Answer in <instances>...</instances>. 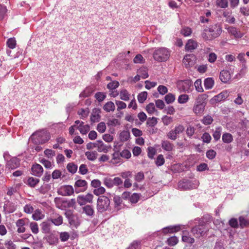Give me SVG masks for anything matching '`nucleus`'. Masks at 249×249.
<instances>
[{"label": "nucleus", "instance_id": "obj_1", "mask_svg": "<svg viewBox=\"0 0 249 249\" xmlns=\"http://www.w3.org/2000/svg\"><path fill=\"white\" fill-rule=\"evenodd\" d=\"M196 223H198L191 229V232L196 238H200L205 235L208 231V228L204 225L203 219H196Z\"/></svg>", "mask_w": 249, "mask_h": 249}, {"label": "nucleus", "instance_id": "obj_2", "mask_svg": "<svg viewBox=\"0 0 249 249\" xmlns=\"http://www.w3.org/2000/svg\"><path fill=\"white\" fill-rule=\"evenodd\" d=\"M50 135L48 132L45 130L37 131L33 134L31 140L36 144H43L49 141Z\"/></svg>", "mask_w": 249, "mask_h": 249}, {"label": "nucleus", "instance_id": "obj_3", "mask_svg": "<svg viewBox=\"0 0 249 249\" xmlns=\"http://www.w3.org/2000/svg\"><path fill=\"white\" fill-rule=\"evenodd\" d=\"M206 95L200 94L196 98L193 107V111L196 115H201L203 114L206 105Z\"/></svg>", "mask_w": 249, "mask_h": 249}, {"label": "nucleus", "instance_id": "obj_4", "mask_svg": "<svg viewBox=\"0 0 249 249\" xmlns=\"http://www.w3.org/2000/svg\"><path fill=\"white\" fill-rule=\"evenodd\" d=\"M170 56L169 50L164 47L157 48L153 54L154 60L158 62L166 61L169 58Z\"/></svg>", "mask_w": 249, "mask_h": 249}, {"label": "nucleus", "instance_id": "obj_5", "mask_svg": "<svg viewBox=\"0 0 249 249\" xmlns=\"http://www.w3.org/2000/svg\"><path fill=\"white\" fill-rule=\"evenodd\" d=\"M110 201L109 198L105 196H100L97 201L96 209L98 213H102L110 207Z\"/></svg>", "mask_w": 249, "mask_h": 249}, {"label": "nucleus", "instance_id": "obj_6", "mask_svg": "<svg viewBox=\"0 0 249 249\" xmlns=\"http://www.w3.org/2000/svg\"><path fill=\"white\" fill-rule=\"evenodd\" d=\"M177 86L181 92L190 93L193 90V82L189 79L178 81Z\"/></svg>", "mask_w": 249, "mask_h": 249}, {"label": "nucleus", "instance_id": "obj_7", "mask_svg": "<svg viewBox=\"0 0 249 249\" xmlns=\"http://www.w3.org/2000/svg\"><path fill=\"white\" fill-rule=\"evenodd\" d=\"M197 186V181H193L188 179H183L178 183V188L181 190H187L196 188Z\"/></svg>", "mask_w": 249, "mask_h": 249}, {"label": "nucleus", "instance_id": "obj_8", "mask_svg": "<svg viewBox=\"0 0 249 249\" xmlns=\"http://www.w3.org/2000/svg\"><path fill=\"white\" fill-rule=\"evenodd\" d=\"M185 128L182 124L177 125L173 129L170 130L167 134V137L168 139L175 141L184 131Z\"/></svg>", "mask_w": 249, "mask_h": 249}, {"label": "nucleus", "instance_id": "obj_9", "mask_svg": "<svg viewBox=\"0 0 249 249\" xmlns=\"http://www.w3.org/2000/svg\"><path fill=\"white\" fill-rule=\"evenodd\" d=\"M93 196L90 193H88L86 195H79L77 197V202L80 206H83L87 203L92 202Z\"/></svg>", "mask_w": 249, "mask_h": 249}, {"label": "nucleus", "instance_id": "obj_10", "mask_svg": "<svg viewBox=\"0 0 249 249\" xmlns=\"http://www.w3.org/2000/svg\"><path fill=\"white\" fill-rule=\"evenodd\" d=\"M74 187L76 193L84 192L88 188V183L85 180L78 179L75 182Z\"/></svg>", "mask_w": 249, "mask_h": 249}, {"label": "nucleus", "instance_id": "obj_11", "mask_svg": "<svg viewBox=\"0 0 249 249\" xmlns=\"http://www.w3.org/2000/svg\"><path fill=\"white\" fill-rule=\"evenodd\" d=\"M74 192L73 187L69 185L62 186L57 191L58 194L62 196H70L73 194Z\"/></svg>", "mask_w": 249, "mask_h": 249}, {"label": "nucleus", "instance_id": "obj_12", "mask_svg": "<svg viewBox=\"0 0 249 249\" xmlns=\"http://www.w3.org/2000/svg\"><path fill=\"white\" fill-rule=\"evenodd\" d=\"M209 33L212 35L213 38L218 36L221 33V28L218 24H215L213 25L210 26L209 28H207Z\"/></svg>", "mask_w": 249, "mask_h": 249}, {"label": "nucleus", "instance_id": "obj_13", "mask_svg": "<svg viewBox=\"0 0 249 249\" xmlns=\"http://www.w3.org/2000/svg\"><path fill=\"white\" fill-rule=\"evenodd\" d=\"M28 222L29 220L27 218H21L18 220L16 222V226L18 228L17 232L19 233L24 232L26 231L24 226Z\"/></svg>", "mask_w": 249, "mask_h": 249}, {"label": "nucleus", "instance_id": "obj_14", "mask_svg": "<svg viewBox=\"0 0 249 249\" xmlns=\"http://www.w3.org/2000/svg\"><path fill=\"white\" fill-rule=\"evenodd\" d=\"M52 225V222L49 218L42 222L40 224L42 233L45 234L49 233L51 231Z\"/></svg>", "mask_w": 249, "mask_h": 249}, {"label": "nucleus", "instance_id": "obj_15", "mask_svg": "<svg viewBox=\"0 0 249 249\" xmlns=\"http://www.w3.org/2000/svg\"><path fill=\"white\" fill-rule=\"evenodd\" d=\"M32 174L37 177L42 176L43 172V168L39 164L36 163L33 165L31 168Z\"/></svg>", "mask_w": 249, "mask_h": 249}, {"label": "nucleus", "instance_id": "obj_16", "mask_svg": "<svg viewBox=\"0 0 249 249\" xmlns=\"http://www.w3.org/2000/svg\"><path fill=\"white\" fill-rule=\"evenodd\" d=\"M19 165L20 160L16 157L11 158L9 161H8L6 164L7 167L11 169H16L19 167Z\"/></svg>", "mask_w": 249, "mask_h": 249}, {"label": "nucleus", "instance_id": "obj_17", "mask_svg": "<svg viewBox=\"0 0 249 249\" xmlns=\"http://www.w3.org/2000/svg\"><path fill=\"white\" fill-rule=\"evenodd\" d=\"M181 229V225H177L175 226H170L162 229V232L164 234L168 233H174L180 231Z\"/></svg>", "mask_w": 249, "mask_h": 249}, {"label": "nucleus", "instance_id": "obj_18", "mask_svg": "<svg viewBox=\"0 0 249 249\" xmlns=\"http://www.w3.org/2000/svg\"><path fill=\"white\" fill-rule=\"evenodd\" d=\"M120 153L118 151H115L112 155V159L109 161V162L111 164L116 165L117 164H121L123 163V160L122 159Z\"/></svg>", "mask_w": 249, "mask_h": 249}, {"label": "nucleus", "instance_id": "obj_19", "mask_svg": "<svg viewBox=\"0 0 249 249\" xmlns=\"http://www.w3.org/2000/svg\"><path fill=\"white\" fill-rule=\"evenodd\" d=\"M219 78L223 83H227L231 78V72L227 70H223L220 73Z\"/></svg>", "mask_w": 249, "mask_h": 249}, {"label": "nucleus", "instance_id": "obj_20", "mask_svg": "<svg viewBox=\"0 0 249 249\" xmlns=\"http://www.w3.org/2000/svg\"><path fill=\"white\" fill-rule=\"evenodd\" d=\"M52 224L59 226L63 223V217L59 214H55L52 217L49 218Z\"/></svg>", "mask_w": 249, "mask_h": 249}, {"label": "nucleus", "instance_id": "obj_21", "mask_svg": "<svg viewBox=\"0 0 249 249\" xmlns=\"http://www.w3.org/2000/svg\"><path fill=\"white\" fill-rule=\"evenodd\" d=\"M82 209L83 213H85L87 216L93 217L94 215V210L92 206L87 205L83 207Z\"/></svg>", "mask_w": 249, "mask_h": 249}, {"label": "nucleus", "instance_id": "obj_22", "mask_svg": "<svg viewBox=\"0 0 249 249\" xmlns=\"http://www.w3.org/2000/svg\"><path fill=\"white\" fill-rule=\"evenodd\" d=\"M228 30L231 35L233 36L234 37L236 38H241L244 35L243 33L234 27H230L228 28Z\"/></svg>", "mask_w": 249, "mask_h": 249}, {"label": "nucleus", "instance_id": "obj_23", "mask_svg": "<svg viewBox=\"0 0 249 249\" xmlns=\"http://www.w3.org/2000/svg\"><path fill=\"white\" fill-rule=\"evenodd\" d=\"M4 209L8 213H12L16 210V207L13 203L8 201L4 205Z\"/></svg>", "mask_w": 249, "mask_h": 249}, {"label": "nucleus", "instance_id": "obj_24", "mask_svg": "<svg viewBox=\"0 0 249 249\" xmlns=\"http://www.w3.org/2000/svg\"><path fill=\"white\" fill-rule=\"evenodd\" d=\"M229 94L227 91H223L219 94L213 97V100L216 102H219L225 100L228 97Z\"/></svg>", "mask_w": 249, "mask_h": 249}, {"label": "nucleus", "instance_id": "obj_25", "mask_svg": "<svg viewBox=\"0 0 249 249\" xmlns=\"http://www.w3.org/2000/svg\"><path fill=\"white\" fill-rule=\"evenodd\" d=\"M197 43L196 41L190 39L188 41L185 45V49L186 51L192 52L193 50L196 48Z\"/></svg>", "mask_w": 249, "mask_h": 249}, {"label": "nucleus", "instance_id": "obj_26", "mask_svg": "<svg viewBox=\"0 0 249 249\" xmlns=\"http://www.w3.org/2000/svg\"><path fill=\"white\" fill-rule=\"evenodd\" d=\"M162 148L168 152L172 151L174 148V145L168 141H163L161 143Z\"/></svg>", "mask_w": 249, "mask_h": 249}, {"label": "nucleus", "instance_id": "obj_27", "mask_svg": "<svg viewBox=\"0 0 249 249\" xmlns=\"http://www.w3.org/2000/svg\"><path fill=\"white\" fill-rule=\"evenodd\" d=\"M120 98L124 101H127L129 100L130 94L125 89H123L120 91Z\"/></svg>", "mask_w": 249, "mask_h": 249}, {"label": "nucleus", "instance_id": "obj_28", "mask_svg": "<svg viewBox=\"0 0 249 249\" xmlns=\"http://www.w3.org/2000/svg\"><path fill=\"white\" fill-rule=\"evenodd\" d=\"M45 217V215L42 213V212L37 209L35 210L34 213L32 214V218L34 220L38 221L43 219Z\"/></svg>", "mask_w": 249, "mask_h": 249}, {"label": "nucleus", "instance_id": "obj_29", "mask_svg": "<svg viewBox=\"0 0 249 249\" xmlns=\"http://www.w3.org/2000/svg\"><path fill=\"white\" fill-rule=\"evenodd\" d=\"M222 139L223 142L226 143H230L233 140L232 135L231 133L227 132H225L223 134Z\"/></svg>", "mask_w": 249, "mask_h": 249}, {"label": "nucleus", "instance_id": "obj_30", "mask_svg": "<svg viewBox=\"0 0 249 249\" xmlns=\"http://www.w3.org/2000/svg\"><path fill=\"white\" fill-rule=\"evenodd\" d=\"M85 156L88 160L94 161L97 158L98 153L95 151H87L85 152Z\"/></svg>", "mask_w": 249, "mask_h": 249}, {"label": "nucleus", "instance_id": "obj_31", "mask_svg": "<svg viewBox=\"0 0 249 249\" xmlns=\"http://www.w3.org/2000/svg\"><path fill=\"white\" fill-rule=\"evenodd\" d=\"M98 143L97 144V150L99 152L107 153L108 147L102 141H98Z\"/></svg>", "mask_w": 249, "mask_h": 249}, {"label": "nucleus", "instance_id": "obj_32", "mask_svg": "<svg viewBox=\"0 0 249 249\" xmlns=\"http://www.w3.org/2000/svg\"><path fill=\"white\" fill-rule=\"evenodd\" d=\"M115 105L111 101L107 102L103 107V109L107 112L113 111L115 110Z\"/></svg>", "mask_w": 249, "mask_h": 249}, {"label": "nucleus", "instance_id": "obj_33", "mask_svg": "<svg viewBox=\"0 0 249 249\" xmlns=\"http://www.w3.org/2000/svg\"><path fill=\"white\" fill-rule=\"evenodd\" d=\"M214 85V80L212 78H207L204 80V86L206 89H211Z\"/></svg>", "mask_w": 249, "mask_h": 249}, {"label": "nucleus", "instance_id": "obj_34", "mask_svg": "<svg viewBox=\"0 0 249 249\" xmlns=\"http://www.w3.org/2000/svg\"><path fill=\"white\" fill-rule=\"evenodd\" d=\"M76 128L79 130L80 133L82 135L86 134L89 130V126L88 124L77 125Z\"/></svg>", "mask_w": 249, "mask_h": 249}, {"label": "nucleus", "instance_id": "obj_35", "mask_svg": "<svg viewBox=\"0 0 249 249\" xmlns=\"http://www.w3.org/2000/svg\"><path fill=\"white\" fill-rule=\"evenodd\" d=\"M47 240L48 243L51 245H56L59 242L58 237L54 235H51L47 237Z\"/></svg>", "mask_w": 249, "mask_h": 249}, {"label": "nucleus", "instance_id": "obj_36", "mask_svg": "<svg viewBox=\"0 0 249 249\" xmlns=\"http://www.w3.org/2000/svg\"><path fill=\"white\" fill-rule=\"evenodd\" d=\"M239 225L241 228H244L249 226V219L243 216H241L239 218Z\"/></svg>", "mask_w": 249, "mask_h": 249}, {"label": "nucleus", "instance_id": "obj_37", "mask_svg": "<svg viewBox=\"0 0 249 249\" xmlns=\"http://www.w3.org/2000/svg\"><path fill=\"white\" fill-rule=\"evenodd\" d=\"M130 138V133L127 130H124L120 134V139L121 142H126Z\"/></svg>", "mask_w": 249, "mask_h": 249}, {"label": "nucleus", "instance_id": "obj_38", "mask_svg": "<svg viewBox=\"0 0 249 249\" xmlns=\"http://www.w3.org/2000/svg\"><path fill=\"white\" fill-rule=\"evenodd\" d=\"M5 249H16L17 246L11 240H6L4 243Z\"/></svg>", "mask_w": 249, "mask_h": 249}, {"label": "nucleus", "instance_id": "obj_39", "mask_svg": "<svg viewBox=\"0 0 249 249\" xmlns=\"http://www.w3.org/2000/svg\"><path fill=\"white\" fill-rule=\"evenodd\" d=\"M107 97L106 93L104 92H97L94 95L95 98L99 102H103Z\"/></svg>", "mask_w": 249, "mask_h": 249}, {"label": "nucleus", "instance_id": "obj_40", "mask_svg": "<svg viewBox=\"0 0 249 249\" xmlns=\"http://www.w3.org/2000/svg\"><path fill=\"white\" fill-rule=\"evenodd\" d=\"M113 202L114 203V207L117 210L120 209L121 205L122 203V200L120 196H115L113 197Z\"/></svg>", "mask_w": 249, "mask_h": 249}, {"label": "nucleus", "instance_id": "obj_41", "mask_svg": "<svg viewBox=\"0 0 249 249\" xmlns=\"http://www.w3.org/2000/svg\"><path fill=\"white\" fill-rule=\"evenodd\" d=\"M221 131L222 127L221 126H218L215 128V130L213 134V136L216 141H217L220 139Z\"/></svg>", "mask_w": 249, "mask_h": 249}, {"label": "nucleus", "instance_id": "obj_42", "mask_svg": "<svg viewBox=\"0 0 249 249\" xmlns=\"http://www.w3.org/2000/svg\"><path fill=\"white\" fill-rule=\"evenodd\" d=\"M107 124L108 126L114 127L119 125L120 122L118 119L112 118L108 119Z\"/></svg>", "mask_w": 249, "mask_h": 249}, {"label": "nucleus", "instance_id": "obj_43", "mask_svg": "<svg viewBox=\"0 0 249 249\" xmlns=\"http://www.w3.org/2000/svg\"><path fill=\"white\" fill-rule=\"evenodd\" d=\"M187 233L186 231H183V235L182 236V240L184 242H186L190 244H193L195 242L194 238L191 237L189 235H185Z\"/></svg>", "mask_w": 249, "mask_h": 249}, {"label": "nucleus", "instance_id": "obj_44", "mask_svg": "<svg viewBox=\"0 0 249 249\" xmlns=\"http://www.w3.org/2000/svg\"><path fill=\"white\" fill-rule=\"evenodd\" d=\"M196 90L198 92H203L204 91L203 89L202 86L201 80L200 79H197L195 83Z\"/></svg>", "mask_w": 249, "mask_h": 249}, {"label": "nucleus", "instance_id": "obj_45", "mask_svg": "<svg viewBox=\"0 0 249 249\" xmlns=\"http://www.w3.org/2000/svg\"><path fill=\"white\" fill-rule=\"evenodd\" d=\"M104 184L108 188L111 189L113 187L112 178L106 177L103 179Z\"/></svg>", "mask_w": 249, "mask_h": 249}, {"label": "nucleus", "instance_id": "obj_46", "mask_svg": "<svg viewBox=\"0 0 249 249\" xmlns=\"http://www.w3.org/2000/svg\"><path fill=\"white\" fill-rule=\"evenodd\" d=\"M201 36L204 39L206 40H211L213 39L212 35L211 33H209L207 29H205L204 30L203 32L201 34Z\"/></svg>", "mask_w": 249, "mask_h": 249}, {"label": "nucleus", "instance_id": "obj_47", "mask_svg": "<svg viewBox=\"0 0 249 249\" xmlns=\"http://www.w3.org/2000/svg\"><path fill=\"white\" fill-rule=\"evenodd\" d=\"M119 86V82L114 80L110 81L107 85V88L109 90H113L116 89H117Z\"/></svg>", "mask_w": 249, "mask_h": 249}, {"label": "nucleus", "instance_id": "obj_48", "mask_svg": "<svg viewBox=\"0 0 249 249\" xmlns=\"http://www.w3.org/2000/svg\"><path fill=\"white\" fill-rule=\"evenodd\" d=\"M39 179L38 178H34L33 177H30L28 179L27 184L30 187H34L39 182Z\"/></svg>", "mask_w": 249, "mask_h": 249}, {"label": "nucleus", "instance_id": "obj_49", "mask_svg": "<svg viewBox=\"0 0 249 249\" xmlns=\"http://www.w3.org/2000/svg\"><path fill=\"white\" fill-rule=\"evenodd\" d=\"M30 228L34 234H37L39 232L38 226L37 223L32 222L30 223Z\"/></svg>", "mask_w": 249, "mask_h": 249}, {"label": "nucleus", "instance_id": "obj_50", "mask_svg": "<svg viewBox=\"0 0 249 249\" xmlns=\"http://www.w3.org/2000/svg\"><path fill=\"white\" fill-rule=\"evenodd\" d=\"M213 122L212 117L209 115L205 116L201 120V122L205 125L211 124Z\"/></svg>", "mask_w": 249, "mask_h": 249}, {"label": "nucleus", "instance_id": "obj_51", "mask_svg": "<svg viewBox=\"0 0 249 249\" xmlns=\"http://www.w3.org/2000/svg\"><path fill=\"white\" fill-rule=\"evenodd\" d=\"M147 97V92L143 91L140 93L138 95V100L140 103H143L146 99Z\"/></svg>", "mask_w": 249, "mask_h": 249}, {"label": "nucleus", "instance_id": "obj_52", "mask_svg": "<svg viewBox=\"0 0 249 249\" xmlns=\"http://www.w3.org/2000/svg\"><path fill=\"white\" fill-rule=\"evenodd\" d=\"M68 170L72 174H74L77 170V166L73 163H69L67 166Z\"/></svg>", "mask_w": 249, "mask_h": 249}, {"label": "nucleus", "instance_id": "obj_53", "mask_svg": "<svg viewBox=\"0 0 249 249\" xmlns=\"http://www.w3.org/2000/svg\"><path fill=\"white\" fill-rule=\"evenodd\" d=\"M189 99V96L187 94H181L178 96V102L179 104H185L187 103Z\"/></svg>", "mask_w": 249, "mask_h": 249}, {"label": "nucleus", "instance_id": "obj_54", "mask_svg": "<svg viewBox=\"0 0 249 249\" xmlns=\"http://www.w3.org/2000/svg\"><path fill=\"white\" fill-rule=\"evenodd\" d=\"M126 249H141V242L138 241H134Z\"/></svg>", "mask_w": 249, "mask_h": 249}, {"label": "nucleus", "instance_id": "obj_55", "mask_svg": "<svg viewBox=\"0 0 249 249\" xmlns=\"http://www.w3.org/2000/svg\"><path fill=\"white\" fill-rule=\"evenodd\" d=\"M7 46L12 49H14L16 46V40L14 37L9 38L6 42Z\"/></svg>", "mask_w": 249, "mask_h": 249}, {"label": "nucleus", "instance_id": "obj_56", "mask_svg": "<svg viewBox=\"0 0 249 249\" xmlns=\"http://www.w3.org/2000/svg\"><path fill=\"white\" fill-rule=\"evenodd\" d=\"M161 119L163 124L165 125H168L173 122V118L167 115L163 116Z\"/></svg>", "mask_w": 249, "mask_h": 249}, {"label": "nucleus", "instance_id": "obj_57", "mask_svg": "<svg viewBox=\"0 0 249 249\" xmlns=\"http://www.w3.org/2000/svg\"><path fill=\"white\" fill-rule=\"evenodd\" d=\"M164 99L166 103L169 104L174 102L175 96L174 94L170 93L165 96Z\"/></svg>", "mask_w": 249, "mask_h": 249}, {"label": "nucleus", "instance_id": "obj_58", "mask_svg": "<svg viewBox=\"0 0 249 249\" xmlns=\"http://www.w3.org/2000/svg\"><path fill=\"white\" fill-rule=\"evenodd\" d=\"M105 191V188L101 185L100 187L93 190V193L95 195L98 196L104 194Z\"/></svg>", "mask_w": 249, "mask_h": 249}, {"label": "nucleus", "instance_id": "obj_59", "mask_svg": "<svg viewBox=\"0 0 249 249\" xmlns=\"http://www.w3.org/2000/svg\"><path fill=\"white\" fill-rule=\"evenodd\" d=\"M140 197V195L138 193H134L130 197L129 200L132 203H136L138 202Z\"/></svg>", "mask_w": 249, "mask_h": 249}, {"label": "nucleus", "instance_id": "obj_60", "mask_svg": "<svg viewBox=\"0 0 249 249\" xmlns=\"http://www.w3.org/2000/svg\"><path fill=\"white\" fill-rule=\"evenodd\" d=\"M146 110L148 113L152 114L155 111L154 104L153 103H150L148 104L146 107Z\"/></svg>", "mask_w": 249, "mask_h": 249}, {"label": "nucleus", "instance_id": "obj_61", "mask_svg": "<svg viewBox=\"0 0 249 249\" xmlns=\"http://www.w3.org/2000/svg\"><path fill=\"white\" fill-rule=\"evenodd\" d=\"M178 238L175 236L169 238L167 240L168 245L172 246L176 245L178 243Z\"/></svg>", "mask_w": 249, "mask_h": 249}, {"label": "nucleus", "instance_id": "obj_62", "mask_svg": "<svg viewBox=\"0 0 249 249\" xmlns=\"http://www.w3.org/2000/svg\"><path fill=\"white\" fill-rule=\"evenodd\" d=\"M164 162L165 160L164 157L161 154H160L158 156L155 161L156 164L158 166L162 165L164 163Z\"/></svg>", "mask_w": 249, "mask_h": 249}, {"label": "nucleus", "instance_id": "obj_63", "mask_svg": "<svg viewBox=\"0 0 249 249\" xmlns=\"http://www.w3.org/2000/svg\"><path fill=\"white\" fill-rule=\"evenodd\" d=\"M201 139L204 142L209 143L210 142L212 137L211 135L207 132H205L202 136Z\"/></svg>", "mask_w": 249, "mask_h": 249}, {"label": "nucleus", "instance_id": "obj_64", "mask_svg": "<svg viewBox=\"0 0 249 249\" xmlns=\"http://www.w3.org/2000/svg\"><path fill=\"white\" fill-rule=\"evenodd\" d=\"M192 33V30L189 27H184L181 30V33L184 36H188L191 35Z\"/></svg>", "mask_w": 249, "mask_h": 249}]
</instances>
